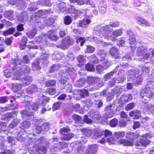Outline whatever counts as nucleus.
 <instances>
[{"mask_svg":"<svg viewBox=\"0 0 154 154\" xmlns=\"http://www.w3.org/2000/svg\"><path fill=\"white\" fill-rule=\"evenodd\" d=\"M10 66L13 71H15L14 75L18 76V74L22 77H26V74H28L31 71L30 67L25 64L23 60L18 59L17 57L12 58L9 61Z\"/></svg>","mask_w":154,"mask_h":154,"instance_id":"1","label":"nucleus"},{"mask_svg":"<svg viewBox=\"0 0 154 154\" xmlns=\"http://www.w3.org/2000/svg\"><path fill=\"white\" fill-rule=\"evenodd\" d=\"M29 145L33 146V153L34 154L45 153L47 150L45 145V138L43 137L38 138H29L28 140Z\"/></svg>","mask_w":154,"mask_h":154,"instance_id":"2","label":"nucleus"},{"mask_svg":"<svg viewBox=\"0 0 154 154\" xmlns=\"http://www.w3.org/2000/svg\"><path fill=\"white\" fill-rule=\"evenodd\" d=\"M154 77L152 74L149 75L147 79V84L143 91L142 100L144 103H147L150 101L154 93Z\"/></svg>","mask_w":154,"mask_h":154,"instance_id":"3","label":"nucleus"},{"mask_svg":"<svg viewBox=\"0 0 154 154\" xmlns=\"http://www.w3.org/2000/svg\"><path fill=\"white\" fill-rule=\"evenodd\" d=\"M144 65L139 66L138 68H133L130 70H128V80L129 81H133L135 84L140 85V82L143 80V78L142 75H139L136 76V75L139 74H141L142 72H144L145 69Z\"/></svg>","mask_w":154,"mask_h":154,"instance_id":"4","label":"nucleus"},{"mask_svg":"<svg viewBox=\"0 0 154 154\" xmlns=\"http://www.w3.org/2000/svg\"><path fill=\"white\" fill-rule=\"evenodd\" d=\"M137 54L139 56H143L142 60L145 63H154V49H150L148 51L146 46H139Z\"/></svg>","mask_w":154,"mask_h":154,"instance_id":"5","label":"nucleus"},{"mask_svg":"<svg viewBox=\"0 0 154 154\" xmlns=\"http://www.w3.org/2000/svg\"><path fill=\"white\" fill-rule=\"evenodd\" d=\"M48 39V38H47L46 35L37 36L35 38L34 41L36 44H39L40 45H34V42L31 41L29 42V43L33 45H28L27 47L29 49L32 48L33 49H40L42 50H44V47L47 46L49 44Z\"/></svg>","mask_w":154,"mask_h":154,"instance_id":"6","label":"nucleus"},{"mask_svg":"<svg viewBox=\"0 0 154 154\" xmlns=\"http://www.w3.org/2000/svg\"><path fill=\"white\" fill-rule=\"evenodd\" d=\"M14 77L16 80H21L20 84H14L12 85V90L14 92H17L20 90L22 87H25L29 85L32 80V78L30 76L26 77H22L20 74L18 76L14 75Z\"/></svg>","mask_w":154,"mask_h":154,"instance_id":"7","label":"nucleus"},{"mask_svg":"<svg viewBox=\"0 0 154 154\" xmlns=\"http://www.w3.org/2000/svg\"><path fill=\"white\" fill-rule=\"evenodd\" d=\"M23 104L26 108V109L21 110L20 113L24 118H28L32 116L33 112L35 111L38 107V104L37 103H33L28 100L25 101L23 102Z\"/></svg>","mask_w":154,"mask_h":154,"instance_id":"8","label":"nucleus"},{"mask_svg":"<svg viewBox=\"0 0 154 154\" xmlns=\"http://www.w3.org/2000/svg\"><path fill=\"white\" fill-rule=\"evenodd\" d=\"M75 71V69L72 67H69L65 71L61 70L59 74L61 76V79L59 80L58 83L59 86L62 89L64 88L67 83V79L70 77Z\"/></svg>","mask_w":154,"mask_h":154,"instance_id":"9","label":"nucleus"},{"mask_svg":"<svg viewBox=\"0 0 154 154\" xmlns=\"http://www.w3.org/2000/svg\"><path fill=\"white\" fill-rule=\"evenodd\" d=\"M7 3L8 4L15 5L19 9L23 10L27 6V4L30 3V7L28 8L29 11H34L36 9L35 6V3L34 2H30V1H27L25 2L23 0H7Z\"/></svg>","mask_w":154,"mask_h":154,"instance_id":"10","label":"nucleus"},{"mask_svg":"<svg viewBox=\"0 0 154 154\" xmlns=\"http://www.w3.org/2000/svg\"><path fill=\"white\" fill-rule=\"evenodd\" d=\"M51 11L50 10H40L32 13L33 14L31 16V22L35 24V25L39 26V24L40 23V18L43 15L49 14Z\"/></svg>","mask_w":154,"mask_h":154,"instance_id":"11","label":"nucleus"},{"mask_svg":"<svg viewBox=\"0 0 154 154\" xmlns=\"http://www.w3.org/2000/svg\"><path fill=\"white\" fill-rule=\"evenodd\" d=\"M112 29L108 25H106L102 27L101 35L108 40H111L113 41L116 40L115 38L111 35L110 33L112 31Z\"/></svg>","mask_w":154,"mask_h":154,"instance_id":"12","label":"nucleus"},{"mask_svg":"<svg viewBox=\"0 0 154 154\" xmlns=\"http://www.w3.org/2000/svg\"><path fill=\"white\" fill-rule=\"evenodd\" d=\"M127 34L129 35V38H127V43L130 45V47L133 51H134L136 44V38L137 35L135 34L130 29L127 30Z\"/></svg>","mask_w":154,"mask_h":154,"instance_id":"13","label":"nucleus"},{"mask_svg":"<svg viewBox=\"0 0 154 154\" xmlns=\"http://www.w3.org/2000/svg\"><path fill=\"white\" fill-rule=\"evenodd\" d=\"M152 136L150 133H147L143 134L142 136V138H140L136 142V145L137 146H146L150 143L149 140L148 139L151 138Z\"/></svg>","mask_w":154,"mask_h":154,"instance_id":"14","label":"nucleus"},{"mask_svg":"<svg viewBox=\"0 0 154 154\" xmlns=\"http://www.w3.org/2000/svg\"><path fill=\"white\" fill-rule=\"evenodd\" d=\"M74 6L72 5L71 8L68 10V12L71 13V15L75 19H76L78 17H81L85 14V11L84 10H79L75 9Z\"/></svg>","mask_w":154,"mask_h":154,"instance_id":"15","label":"nucleus"},{"mask_svg":"<svg viewBox=\"0 0 154 154\" xmlns=\"http://www.w3.org/2000/svg\"><path fill=\"white\" fill-rule=\"evenodd\" d=\"M70 130L68 128L65 127L61 128L60 132L62 135L61 138L62 140H69L73 137V135L69 132Z\"/></svg>","mask_w":154,"mask_h":154,"instance_id":"16","label":"nucleus"},{"mask_svg":"<svg viewBox=\"0 0 154 154\" xmlns=\"http://www.w3.org/2000/svg\"><path fill=\"white\" fill-rule=\"evenodd\" d=\"M73 31L75 34L76 43L79 44L81 46H82L85 43V38L84 37H82L80 36V32L77 29H74Z\"/></svg>","mask_w":154,"mask_h":154,"instance_id":"17","label":"nucleus"},{"mask_svg":"<svg viewBox=\"0 0 154 154\" xmlns=\"http://www.w3.org/2000/svg\"><path fill=\"white\" fill-rule=\"evenodd\" d=\"M132 99V96L130 94L122 95L119 100V101L121 105H123L126 103L131 101Z\"/></svg>","mask_w":154,"mask_h":154,"instance_id":"18","label":"nucleus"},{"mask_svg":"<svg viewBox=\"0 0 154 154\" xmlns=\"http://www.w3.org/2000/svg\"><path fill=\"white\" fill-rule=\"evenodd\" d=\"M115 107V106H113L112 104H110L105 107V111L106 112V115L107 118H110L113 116V110H114Z\"/></svg>","mask_w":154,"mask_h":154,"instance_id":"19","label":"nucleus"},{"mask_svg":"<svg viewBox=\"0 0 154 154\" xmlns=\"http://www.w3.org/2000/svg\"><path fill=\"white\" fill-rule=\"evenodd\" d=\"M49 129V123H44L42 126L38 125L36 126V130L37 133L39 134L40 133H43L44 131H48Z\"/></svg>","mask_w":154,"mask_h":154,"instance_id":"20","label":"nucleus"},{"mask_svg":"<svg viewBox=\"0 0 154 154\" xmlns=\"http://www.w3.org/2000/svg\"><path fill=\"white\" fill-rule=\"evenodd\" d=\"M96 81H97L94 83L93 86H90L88 88L89 91H93L94 90L98 89L103 86V82L101 81L100 78L98 77Z\"/></svg>","mask_w":154,"mask_h":154,"instance_id":"21","label":"nucleus"},{"mask_svg":"<svg viewBox=\"0 0 154 154\" xmlns=\"http://www.w3.org/2000/svg\"><path fill=\"white\" fill-rule=\"evenodd\" d=\"M97 149L98 146L96 144L89 145L87 149L85 154H96Z\"/></svg>","mask_w":154,"mask_h":154,"instance_id":"22","label":"nucleus"},{"mask_svg":"<svg viewBox=\"0 0 154 154\" xmlns=\"http://www.w3.org/2000/svg\"><path fill=\"white\" fill-rule=\"evenodd\" d=\"M71 40L69 37H66L63 39L62 42H60V47L63 48H67L71 44Z\"/></svg>","mask_w":154,"mask_h":154,"instance_id":"23","label":"nucleus"},{"mask_svg":"<svg viewBox=\"0 0 154 154\" xmlns=\"http://www.w3.org/2000/svg\"><path fill=\"white\" fill-rule=\"evenodd\" d=\"M40 88H38L36 85L33 84L29 86L26 90L27 94H32L35 92L39 91Z\"/></svg>","mask_w":154,"mask_h":154,"instance_id":"24","label":"nucleus"},{"mask_svg":"<svg viewBox=\"0 0 154 154\" xmlns=\"http://www.w3.org/2000/svg\"><path fill=\"white\" fill-rule=\"evenodd\" d=\"M38 103L39 105H41L42 106H44L45 105L46 103L48 102L49 100V98L48 97H46L42 93H40L38 97Z\"/></svg>","mask_w":154,"mask_h":154,"instance_id":"25","label":"nucleus"},{"mask_svg":"<svg viewBox=\"0 0 154 154\" xmlns=\"http://www.w3.org/2000/svg\"><path fill=\"white\" fill-rule=\"evenodd\" d=\"M56 31L54 29H51L48 31L47 35V38L53 41H57L59 38L58 36L56 34Z\"/></svg>","mask_w":154,"mask_h":154,"instance_id":"26","label":"nucleus"},{"mask_svg":"<svg viewBox=\"0 0 154 154\" xmlns=\"http://www.w3.org/2000/svg\"><path fill=\"white\" fill-rule=\"evenodd\" d=\"M135 19L139 24L143 26L146 27L150 26L149 22L143 18L137 16H136Z\"/></svg>","mask_w":154,"mask_h":154,"instance_id":"27","label":"nucleus"},{"mask_svg":"<svg viewBox=\"0 0 154 154\" xmlns=\"http://www.w3.org/2000/svg\"><path fill=\"white\" fill-rule=\"evenodd\" d=\"M126 90V89L125 86H116L114 89H112V92L119 96L122 92L125 91Z\"/></svg>","mask_w":154,"mask_h":154,"instance_id":"28","label":"nucleus"},{"mask_svg":"<svg viewBox=\"0 0 154 154\" xmlns=\"http://www.w3.org/2000/svg\"><path fill=\"white\" fill-rule=\"evenodd\" d=\"M124 73L125 71L124 70L119 69L117 74L118 77L116 80V82L117 83L122 82L124 81L125 79L124 75Z\"/></svg>","mask_w":154,"mask_h":154,"instance_id":"29","label":"nucleus"},{"mask_svg":"<svg viewBox=\"0 0 154 154\" xmlns=\"http://www.w3.org/2000/svg\"><path fill=\"white\" fill-rule=\"evenodd\" d=\"M91 105L92 104L93 106L96 108L95 110H99V109L103 105V102L101 100H94L93 102H91V101H89Z\"/></svg>","mask_w":154,"mask_h":154,"instance_id":"30","label":"nucleus"},{"mask_svg":"<svg viewBox=\"0 0 154 154\" xmlns=\"http://www.w3.org/2000/svg\"><path fill=\"white\" fill-rule=\"evenodd\" d=\"M99 111L94 109L91 110L90 116L94 120L99 119L101 117V115L99 112Z\"/></svg>","mask_w":154,"mask_h":154,"instance_id":"31","label":"nucleus"},{"mask_svg":"<svg viewBox=\"0 0 154 154\" xmlns=\"http://www.w3.org/2000/svg\"><path fill=\"white\" fill-rule=\"evenodd\" d=\"M54 8H56L57 11H59V12L63 13L67 10L66 5L63 2L57 4Z\"/></svg>","mask_w":154,"mask_h":154,"instance_id":"32","label":"nucleus"},{"mask_svg":"<svg viewBox=\"0 0 154 154\" xmlns=\"http://www.w3.org/2000/svg\"><path fill=\"white\" fill-rule=\"evenodd\" d=\"M78 4L79 5H83L86 4L89 5L90 7L91 8H95V5L92 1L90 0H78Z\"/></svg>","mask_w":154,"mask_h":154,"instance_id":"33","label":"nucleus"},{"mask_svg":"<svg viewBox=\"0 0 154 154\" xmlns=\"http://www.w3.org/2000/svg\"><path fill=\"white\" fill-rule=\"evenodd\" d=\"M17 114L15 112H11L8 113L3 116L2 117V119L6 120V121H8L10 119L15 117Z\"/></svg>","mask_w":154,"mask_h":154,"instance_id":"34","label":"nucleus"},{"mask_svg":"<svg viewBox=\"0 0 154 154\" xmlns=\"http://www.w3.org/2000/svg\"><path fill=\"white\" fill-rule=\"evenodd\" d=\"M63 55V54H61L60 52L54 51L52 55V59L53 60H57V61L60 60H63V59H64V58Z\"/></svg>","mask_w":154,"mask_h":154,"instance_id":"35","label":"nucleus"},{"mask_svg":"<svg viewBox=\"0 0 154 154\" xmlns=\"http://www.w3.org/2000/svg\"><path fill=\"white\" fill-rule=\"evenodd\" d=\"M36 3L38 5L48 7H51L52 5L50 0H38Z\"/></svg>","mask_w":154,"mask_h":154,"instance_id":"36","label":"nucleus"},{"mask_svg":"<svg viewBox=\"0 0 154 154\" xmlns=\"http://www.w3.org/2000/svg\"><path fill=\"white\" fill-rule=\"evenodd\" d=\"M94 135L95 137V138H99L102 137V139L100 141V142L102 143L103 144L105 142H106V140L103 137V131H96L94 133Z\"/></svg>","mask_w":154,"mask_h":154,"instance_id":"37","label":"nucleus"},{"mask_svg":"<svg viewBox=\"0 0 154 154\" xmlns=\"http://www.w3.org/2000/svg\"><path fill=\"white\" fill-rule=\"evenodd\" d=\"M140 135L136 133L130 132L126 134V137L129 140H135L137 139Z\"/></svg>","mask_w":154,"mask_h":154,"instance_id":"38","label":"nucleus"},{"mask_svg":"<svg viewBox=\"0 0 154 154\" xmlns=\"http://www.w3.org/2000/svg\"><path fill=\"white\" fill-rule=\"evenodd\" d=\"M119 53L117 48L115 47L112 48L109 51L110 55L115 58H119Z\"/></svg>","mask_w":154,"mask_h":154,"instance_id":"39","label":"nucleus"},{"mask_svg":"<svg viewBox=\"0 0 154 154\" xmlns=\"http://www.w3.org/2000/svg\"><path fill=\"white\" fill-rule=\"evenodd\" d=\"M1 127L0 129V133L7 134L9 132L8 126L5 125L2 122L0 121V127Z\"/></svg>","mask_w":154,"mask_h":154,"instance_id":"40","label":"nucleus"},{"mask_svg":"<svg viewBox=\"0 0 154 154\" xmlns=\"http://www.w3.org/2000/svg\"><path fill=\"white\" fill-rule=\"evenodd\" d=\"M28 16L25 12L21 13L18 17V20L20 22L24 23L28 19Z\"/></svg>","mask_w":154,"mask_h":154,"instance_id":"41","label":"nucleus"},{"mask_svg":"<svg viewBox=\"0 0 154 154\" xmlns=\"http://www.w3.org/2000/svg\"><path fill=\"white\" fill-rule=\"evenodd\" d=\"M87 82V81L85 78H83L79 79L74 84L75 86L77 87H81L84 86Z\"/></svg>","mask_w":154,"mask_h":154,"instance_id":"42","label":"nucleus"},{"mask_svg":"<svg viewBox=\"0 0 154 154\" xmlns=\"http://www.w3.org/2000/svg\"><path fill=\"white\" fill-rule=\"evenodd\" d=\"M14 11L12 10L6 11L4 14L5 17L11 20L14 19Z\"/></svg>","mask_w":154,"mask_h":154,"instance_id":"43","label":"nucleus"},{"mask_svg":"<svg viewBox=\"0 0 154 154\" xmlns=\"http://www.w3.org/2000/svg\"><path fill=\"white\" fill-rule=\"evenodd\" d=\"M119 143L123 145L124 146H130L133 145V143L131 141L125 139H121L119 140Z\"/></svg>","mask_w":154,"mask_h":154,"instance_id":"44","label":"nucleus"},{"mask_svg":"<svg viewBox=\"0 0 154 154\" xmlns=\"http://www.w3.org/2000/svg\"><path fill=\"white\" fill-rule=\"evenodd\" d=\"M91 22V20L89 19H84L79 22V26L82 27H87V25L89 24Z\"/></svg>","mask_w":154,"mask_h":154,"instance_id":"45","label":"nucleus"},{"mask_svg":"<svg viewBox=\"0 0 154 154\" xmlns=\"http://www.w3.org/2000/svg\"><path fill=\"white\" fill-rule=\"evenodd\" d=\"M45 24L47 26H50L54 22V19L53 18H46L44 19Z\"/></svg>","mask_w":154,"mask_h":154,"instance_id":"46","label":"nucleus"},{"mask_svg":"<svg viewBox=\"0 0 154 154\" xmlns=\"http://www.w3.org/2000/svg\"><path fill=\"white\" fill-rule=\"evenodd\" d=\"M97 54L100 57V60H103L106 58V54L105 51L103 50H99L97 51Z\"/></svg>","mask_w":154,"mask_h":154,"instance_id":"47","label":"nucleus"},{"mask_svg":"<svg viewBox=\"0 0 154 154\" xmlns=\"http://www.w3.org/2000/svg\"><path fill=\"white\" fill-rule=\"evenodd\" d=\"M37 30L35 28H34L32 30L26 32L27 36L29 38H32L36 34Z\"/></svg>","mask_w":154,"mask_h":154,"instance_id":"48","label":"nucleus"},{"mask_svg":"<svg viewBox=\"0 0 154 154\" xmlns=\"http://www.w3.org/2000/svg\"><path fill=\"white\" fill-rule=\"evenodd\" d=\"M49 55L48 54H47L45 53H43V54L41 57V61H42V63L44 64L48 63V56Z\"/></svg>","mask_w":154,"mask_h":154,"instance_id":"49","label":"nucleus"},{"mask_svg":"<svg viewBox=\"0 0 154 154\" xmlns=\"http://www.w3.org/2000/svg\"><path fill=\"white\" fill-rule=\"evenodd\" d=\"M98 77H89L88 78L87 81V82L90 86L92 85L93 86L94 85V83L95 82L97 81L96 79H97Z\"/></svg>","mask_w":154,"mask_h":154,"instance_id":"50","label":"nucleus"},{"mask_svg":"<svg viewBox=\"0 0 154 154\" xmlns=\"http://www.w3.org/2000/svg\"><path fill=\"white\" fill-rule=\"evenodd\" d=\"M103 62L102 63L105 69H107L111 65V63L108 60L107 58L103 60H101Z\"/></svg>","mask_w":154,"mask_h":154,"instance_id":"51","label":"nucleus"},{"mask_svg":"<svg viewBox=\"0 0 154 154\" xmlns=\"http://www.w3.org/2000/svg\"><path fill=\"white\" fill-rule=\"evenodd\" d=\"M93 33L94 35H101L102 26L100 25H98L95 26L94 28Z\"/></svg>","mask_w":154,"mask_h":154,"instance_id":"52","label":"nucleus"},{"mask_svg":"<svg viewBox=\"0 0 154 154\" xmlns=\"http://www.w3.org/2000/svg\"><path fill=\"white\" fill-rule=\"evenodd\" d=\"M103 38L101 35H96L93 37V39L96 44H99L102 41Z\"/></svg>","mask_w":154,"mask_h":154,"instance_id":"53","label":"nucleus"},{"mask_svg":"<svg viewBox=\"0 0 154 154\" xmlns=\"http://www.w3.org/2000/svg\"><path fill=\"white\" fill-rule=\"evenodd\" d=\"M32 69L33 70H36L40 69L39 62L38 60H35L32 64Z\"/></svg>","mask_w":154,"mask_h":154,"instance_id":"54","label":"nucleus"},{"mask_svg":"<svg viewBox=\"0 0 154 154\" xmlns=\"http://www.w3.org/2000/svg\"><path fill=\"white\" fill-rule=\"evenodd\" d=\"M30 125L31 124L29 121H24L21 124L20 127L22 129H26L29 128Z\"/></svg>","mask_w":154,"mask_h":154,"instance_id":"55","label":"nucleus"},{"mask_svg":"<svg viewBox=\"0 0 154 154\" xmlns=\"http://www.w3.org/2000/svg\"><path fill=\"white\" fill-rule=\"evenodd\" d=\"M20 123V119L17 118L15 119L9 125V127L11 128H13L14 127Z\"/></svg>","mask_w":154,"mask_h":154,"instance_id":"56","label":"nucleus"},{"mask_svg":"<svg viewBox=\"0 0 154 154\" xmlns=\"http://www.w3.org/2000/svg\"><path fill=\"white\" fill-rule=\"evenodd\" d=\"M114 136L116 139L120 138L123 137L125 134V132L124 131L116 132H114Z\"/></svg>","mask_w":154,"mask_h":154,"instance_id":"57","label":"nucleus"},{"mask_svg":"<svg viewBox=\"0 0 154 154\" xmlns=\"http://www.w3.org/2000/svg\"><path fill=\"white\" fill-rule=\"evenodd\" d=\"M96 71L98 74H102L103 73L105 69L103 66L102 65H99L96 66Z\"/></svg>","mask_w":154,"mask_h":154,"instance_id":"58","label":"nucleus"},{"mask_svg":"<svg viewBox=\"0 0 154 154\" xmlns=\"http://www.w3.org/2000/svg\"><path fill=\"white\" fill-rule=\"evenodd\" d=\"M15 29L14 28H11L8 29L3 32V35L5 36L8 35L10 34H13L15 31Z\"/></svg>","mask_w":154,"mask_h":154,"instance_id":"59","label":"nucleus"},{"mask_svg":"<svg viewBox=\"0 0 154 154\" xmlns=\"http://www.w3.org/2000/svg\"><path fill=\"white\" fill-rule=\"evenodd\" d=\"M90 86L88 88H85V89L81 90V96L82 97H84L85 96H88V91H91L89 90Z\"/></svg>","mask_w":154,"mask_h":154,"instance_id":"60","label":"nucleus"},{"mask_svg":"<svg viewBox=\"0 0 154 154\" xmlns=\"http://www.w3.org/2000/svg\"><path fill=\"white\" fill-rule=\"evenodd\" d=\"M27 39L26 37L23 36L21 38V42L20 44V46L21 48L23 46V47H26V43H27ZM21 49H23L24 48H21Z\"/></svg>","mask_w":154,"mask_h":154,"instance_id":"61","label":"nucleus"},{"mask_svg":"<svg viewBox=\"0 0 154 154\" xmlns=\"http://www.w3.org/2000/svg\"><path fill=\"white\" fill-rule=\"evenodd\" d=\"M56 84V81L54 79L48 80L45 83V85L47 87H54L55 86Z\"/></svg>","mask_w":154,"mask_h":154,"instance_id":"62","label":"nucleus"},{"mask_svg":"<svg viewBox=\"0 0 154 154\" xmlns=\"http://www.w3.org/2000/svg\"><path fill=\"white\" fill-rule=\"evenodd\" d=\"M88 60L91 63L96 64L99 63V60L94 55H92L88 58Z\"/></svg>","mask_w":154,"mask_h":154,"instance_id":"63","label":"nucleus"},{"mask_svg":"<svg viewBox=\"0 0 154 154\" xmlns=\"http://www.w3.org/2000/svg\"><path fill=\"white\" fill-rule=\"evenodd\" d=\"M85 67L86 69L89 71H93L95 70V68L94 65L90 63L86 64L85 65Z\"/></svg>","mask_w":154,"mask_h":154,"instance_id":"64","label":"nucleus"}]
</instances>
